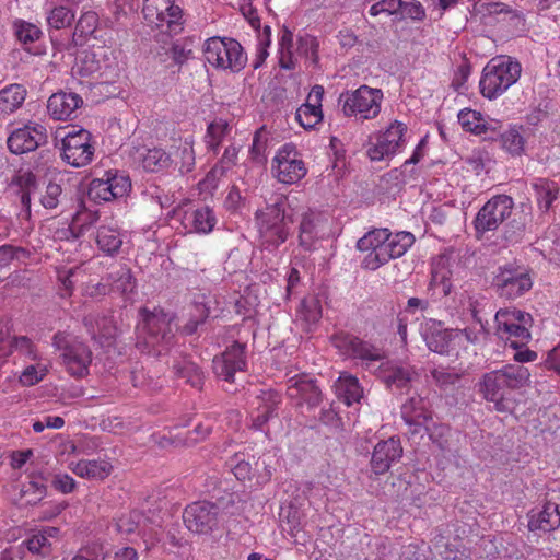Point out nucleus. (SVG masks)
I'll return each instance as SVG.
<instances>
[{"instance_id": "nucleus-1", "label": "nucleus", "mask_w": 560, "mask_h": 560, "mask_svg": "<svg viewBox=\"0 0 560 560\" xmlns=\"http://www.w3.org/2000/svg\"><path fill=\"white\" fill-rule=\"evenodd\" d=\"M529 382L530 373L527 368L520 364H509L502 369L485 373L477 383V388L486 400L494 402L498 411H505L508 409L506 393L525 387L529 385Z\"/></svg>"}, {"instance_id": "nucleus-2", "label": "nucleus", "mask_w": 560, "mask_h": 560, "mask_svg": "<svg viewBox=\"0 0 560 560\" xmlns=\"http://www.w3.org/2000/svg\"><path fill=\"white\" fill-rule=\"evenodd\" d=\"M142 322L138 325L136 347L144 353L161 355L168 350L175 339L173 330L174 315L163 310L141 311Z\"/></svg>"}, {"instance_id": "nucleus-3", "label": "nucleus", "mask_w": 560, "mask_h": 560, "mask_svg": "<svg viewBox=\"0 0 560 560\" xmlns=\"http://www.w3.org/2000/svg\"><path fill=\"white\" fill-rule=\"evenodd\" d=\"M521 72V63L512 57L499 56L491 59L479 82L481 94L489 100L497 98L517 82Z\"/></svg>"}, {"instance_id": "nucleus-4", "label": "nucleus", "mask_w": 560, "mask_h": 560, "mask_svg": "<svg viewBox=\"0 0 560 560\" xmlns=\"http://www.w3.org/2000/svg\"><path fill=\"white\" fill-rule=\"evenodd\" d=\"M206 60L218 69L240 72L247 62L242 45L233 38L211 37L203 49Z\"/></svg>"}, {"instance_id": "nucleus-5", "label": "nucleus", "mask_w": 560, "mask_h": 560, "mask_svg": "<svg viewBox=\"0 0 560 560\" xmlns=\"http://www.w3.org/2000/svg\"><path fill=\"white\" fill-rule=\"evenodd\" d=\"M382 100V90L361 85L354 91L342 93L339 96V104L345 116L368 120L378 116Z\"/></svg>"}, {"instance_id": "nucleus-6", "label": "nucleus", "mask_w": 560, "mask_h": 560, "mask_svg": "<svg viewBox=\"0 0 560 560\" xmlns=\"http://www.w3.org/2000/svg\"><path fill=\"white\" fill-rule=\"evenodd\" d=\"M492 285L499 296L515 300L532 289L533 280L526 268L506 264L499 267Z\"/></svg>"}, {"instance_id": "nucleus-7", "label": "nucleus", "mask_w": 560, "mask_h": 560, "mask_svg": "<svg viewBox=\"0 0 560 560\" xmlns=\"http://www.w3.org/2000/svg\"><path fill=\"white\" fill-rule=\"evenodd\" d=\"M54 346L61 351L62 363L71 376L88 375L92 351L85 343L77 339L68 341L62 334L58 332L54 336Z\"/></svg>"}, {"instance_id": "nucleus-8", "label": "nucleus", "mask_w": 560, "mask_h": 560, "mask_svg": "<svg viewBox=\"0 0 560 560\" xmlns=\"http://www.w3.org/2000/svg\"><path fill=\"white\" fill-rule=\"evenodd\" d=\"M513 206V199L508 195H497L488 200L474 221L477 234L497 230L511 215Z\"/></svg>"}, {"instance_id": "nucleus-9", "label": "nucleus", "mask_w": 560, "mask_h": 560, "mask_svg": "<svg viewBox=\"0 0 560 560\" xmlns=\"http://www.w3.org/2000/svg\"><path fill=\"white\" fill-rule=\"evenodd\" d=\"M142 14L149 24L158 28L166 26L165 32L176 34L180 28L183 11L174 0H144Z\"/></svg>"}, {"instance_id": "nucleus-10", "label": "nucleus", "mask_w": 560, "mask_h": 560, "mask_svg": "<svg viewBox=\"0 0 560 560\" xmlns=\"http://www.w3.org/2000/svg\"><path fill=\"white\" fill-rule=\"evenodd\" d=\"M221 501H198L189 504L183 514L186 527L197 534L212 532L219 524Z\"/></svg>"}, {"instance_id": "nucleus-11", "label": "nucleus", "mask_w": 560, "mask_h": 560, "mask_svg": "<svg viewBox=\"0 0 560 560\" xmlns=\"http://www.w3.org/2000/svg\"><path fill=\"white\" fill-rule=\"evenodd\" d=\"M276 165L272 171L279 182L283 184L298 183L306 175V167L300 159L296 148L293 143L284 144L275 158Z\"/></svg>"}, {"instance_id": "nucleus-12", "label": "nucleus", "mask_w": 560, "mask_h": 560, "mask_svg": "<svg viewBox=\"0 0 560 560\" xmlns=\"http://www.w3.org/2000/svg\"><path fill=\"white\" fill-rule=\"evenodd\" d=\"M63 160L74 166L88 165L94 155V148L91 144V133L85 129L69 132L62 140Z\"/></svg>"}, {"instance_id": "nucleus-13", "label": "nucleus", "mask_w": 560, "mask_h": 560, "mask_svg": "<svg viewBox=\"0 0 560 560\" xmlns=\"http://www.w3.org/2000/svg\"><path fill=\"white\" fill-rule=\"evenodd\" d=\"M407 126L398 120L393 121L388 128L376 136V142L368 149V155L372 161H381L394 155L405 145Z\"/></svg>"}, {"instance_id": "nucleus-14", "label": "nucleus", "mask_w": 560, "mask_h": 560, "mask_svg": "<svg viewBox=\"0 0 560 560\" xmlns=\"http://www.w3.org/2000/svg\"><path fill=\"white\" fill-rule=\"evenodd\" d=\"M212 365L218 377L230 383L234 382V374L245 371L247 365L246 345L234 341L221 355L214 357Z\"/></svg>"}, {"instance_id": "nucleus-15", "label": "nucleus", "mask_w": 560, "mask_h": 560, "mask_svg": "<svg viewBox=\"0 0 560 560\" xmlns=\"http://www.w3.org/2000/svg\"><path fill=\"white\" fill-rule=\"evenodd\" d=\"M47 130L40 124H28L12 131L8 138V148L14 154L35 151L47 143Z\"/></svg>"}, {"instance_id": "nucleus-16", "label": "nucleus", "mask_w": 560, "mask_h": 560, "mask_svg": "<svg viewBox=\"0 0 560 560\" xmlns=\"http://www.w3.org/2000/svg\"><path fill=\"white\" fill-rule=\"evenodd\" d=\"M332 342L343 354L354 359L380 361L384 358V353L378 347L346 332L334 335Z\"/></svg>"}, {"instance_id": "nucleus-17", "label": "nucleus", "mask_w": 560, "mask_h": 560, "mask_svg": "<svg viewBox=\"0 0 560 560\" xmlns=\"http://www.w3.org/2000/svg\"><path fill=\"white\" fill-rule=\"evenodd\" d=\"M402 456V446L399 439L389 438L376 443L373 448L370 468L371 471L378 476L387 472L390 467L400 460Z\"/></svg>"}, {"instance_id": "nucleus-18", "label": "nucleus", "mask_w": 560, "mask_h": 560, "mask_svg": "<svg viewBox=\"0 0 560 560\" xmlns=\"http://www.w3.org/2000/svg\"><path fill=\"white\" fill-rule=\"evenodd\" d=\"M288 397L295 401L296 406L306 405L312 409L322 401V392L314 380L306 374L295 375L288 381Z\"/></svg>"}, {"instance_id": "nucleus-19", "label": "nucleus", "mask_w": 560, "mask_h": 560, "mask_svg": "<svg viewBox=\"0 0 560 560\" xmlns=\"http://www.w3.org/2000/svg\"><path fill=\"white\" fill-rule=\"evenodd\" d=\"M389 231L387 229H375L368 232L357 242V248L361 252H369L362 260V267L368 270H376L382 266V260L376 256L381 248L385 247L388 241Z\"/></svg>"}, {"instance_id": "nucleus-20", "label": "nucleus", "mask_w": 560, "mask_h": 560, "mask_svg": "<svg viewBox=\"0 0 560 560\" xmlns=\"http://www.w3.org/2000/svg\"><path fill=\"white\" fill-rule=\"evenodd\" d=\"M83 325L91 339L100 347H110L117 337V327L112 316L89 314L84 316Z\"/></svg>"}, {"instance_id": "nucleus-21", "label": "nucleus", "mask_w": 560, "mask_h": 560, "mask_svg": "<svg viewBox=\"0 0 560 560\" xmlns=\"http://www.w3.org/2000/svg\"><path fill=\"white\" fill-rule=\"evenodd\" d=\"M82 104L83 100L79 94L60 91L48 98L47 112L55 120L72 119L77 117Z\"/></svg>"}, {"instance_id": "nucleus-22", "label": "nucleus", "mask_w": 560, "mask_h": 560, "mask_svg": "<svg viewBox=\"0 0 560 560\" xmlns=\"http://www.w3.org/2000/svg\"><path fill=\"white\" fill-rule=\"evenodd\" d=\"M324 88L314 85L307 95L306 103L296 110V120L304 129H312L323 120L322 101Z\"/></svg>"}, {"instance_id": "nucleus-23", "label": "nucleus", "mask_w": 560, "mask_h": 560, "mask_svg": "<svg viewBox=\"0 0 560 560\" xmlns=\"http://www.w3.org/2000/svg\"><path fill=\"white\" fill-rule=\"evenodd\" d=\"M527 517L530 532H551L560 526V505L546 502L541 509H532Z\"/></svg>"}, {"instance_id": "nucleus-24", "label": "nucleus", "mask_w": 560, "mask_h": 560, "mask_svg": "<svg viewBox=\"0 0 560 560\" xmlns=\"http://www.w3.org/2000/svg\"><path fill=\"white\" fill-rule=\"evenodd\" d=\"M283 205V202L277 201L273 206L268 208V214L273 217L275 220H279V222L276 221L267 232L268 241L271 242L275 246H278L287 241L290 234L289 224L294 222L295 214L287 213Z\"/></svg>"}, {"instance_id": "nucleus-25", "label": "nucleus", "mask_w": 560, "mask_h": 560, "mask_svg": "<svg viewBox=\"0 0 560 560\" xmlns=\"http://www.w3.org/2000/svg\"><path fill=\"white\" fill-rule=\"evenodd\" d=\"M417 373L408 368L387 362L381 365L380 378L389 389H408Z\"/></svg>"}, {"instance_id": "nucleus-26", "label": "nucleus", "mask_w": 560, "mask_h": 560, "mask_svg": "<svg viewBox=\"0 0 560 560\" xmlns=\"http://www.w3.org/2000/svg\"><path fill=\"white\" fill-rule=\"evenodd\" d=\"M299 241L305 249H311L314 242L319 237L322 228V215L311 209L299 214Z\"/></svg>"}, {"instance_id": "nucleus-27", "label": "nucleus", "mask_w": 560, "mask_h": 560, "mask_svg": "<svg viewBox=\"0 0 560 560\" xmlns=\"http://www.w3.org/2000/svg\"><path fill=\"white\" fill-rule=\"evenodd\" d=\"M415 243V236L410 232H399L392 234L389 232L388 241H386L385 247L382 249L377 257L382 260V266L387 264L390 259L401 257L409 247Z\"/></svg>"}, {"instance_id": "nucleus-28", "label": "nucleus", "mask_w": 560, "mask_h": 560, "mask_svg": "<svg viewBox=\"0 0 560 560\" xmlns=\"http://www.w3.org/2000/svg\"><path fill=\"white\" fill-rule=\"evenodd\" d=\"M401 418L407 424L416 427L424 425L431 420L427 404L419 395L411 396L402 404Z\"/></svg>"}, {"instance_id": "nucleus-29", "label": "nucleus", "mask_w": 560, "mask_h": 560, "mask_svg": "<svg viewBox=\"0 0 560 560\" xmlns=\"http://www.w3.org/2000/svg\"><path fill=\"white\" fill-rule=\"evenodd\" d=\"M217 223L215 215L208 206L195 209L191 212H186L184 217L185 228L190 232L200 234L210 233Z\"/></svg>"}, {"instance_id": "nucleus-30", "label": "nucleus", "mask_w": 560, "mask_h": 560, "mask_svg": "<svg viewBox=\"0 0 560 560\" xmlns=\"http://www.w3.org/2000/svg\"><path fill=\"white\" fill-rule=\"evenodd\" d=\"M26 89L18 83L10 84L0 91V118L18 110L25 101Z\"/></svg>"}, {"instance_id": "nucleus-31", "label": "nucleus", "mask_w": 560, "mask_h": 560, "mask_svg": "<svg viewBox=\"0 0 560 560\" xmlns=\"http://www.w3.org/2000/svg\"><path fill=\"white\" fill-rule=\"evenodd\" d=\"M497 334L501 339L511 342V347L517 349L530 339L529 327L520 323L513 324L509 319L495 320Z\"/></svg>"}, {"instance_id": "nucleus-32", "label": "nucleus", "mask_w": 560, "mask_h": 560, "mask_svg": "<svg viewBox=\"0 0 560 560\" xmlns=\"http://www.w3.org/2000/svg\"><path fill=\"white\" fill-rule=\"evenodd\" d=\"M296 317L301 322L303 329L311 331L322 318L320 301L314 295L304 298L301 301Z\"/></svg>"}, {"instance_id": "nucleus-33", "label": "nucleus", "mask_w": 560, "mask_h": 560, "mask_svg": "<svg viewBox=\"0 0 560 560\" xmlns=\"http://www.w3.org/2000/svg\"><path fill=\"white\" fill-rule=\"evenodd\" d=\"M107 281L112 287L113 292H118L122 295H129L135 292L137 288V280L132 271L127 266H119L116 270L108 273Z\"/></svg>"}, {"instance_id": "nucleus-34", "label": "nucleus", "mask_w": 560, "mask_h": 560, "mask_svg": "<svg viewBox=\"0 0 560 560\" xmlns=\"http://www.w3.org/2000/svg\"><path fill=\"white\" fill-rule=\"evenodd\" d=\"M98 248L106 255L114 256L118 254L122 245V235L116 228L101 225L96 234Z\"/></svg>"}, {"instance_id": "nucleus-35", "label": "nucleus", "mask_w": 560, "mask_h": 560, "mask_svg": "<svg viewBox=\"0 0 560 560\" xmlns=\"http://www.w3.org/2000/svg\"><path fill=\"white\" fill-rule=\"evenodd\" d=\"M336 389L339 397L342 398L348 406H351L353 402H359L363 396V388L358 378L350 374H341L339 376Z\"/></svg>"}, {"instance_id": "nucleus-36", "label": "nucleus", "mask_w": 560, "mask_h": 560, "mask_svg": "<svg viewBox=\"0 0 560 560\" xmlns=\"http://www.w3.org/2000/svg\"><path fill=\"white\" fill-rule=\"evenodd\" d=\"M112 465L106 460H81L73 467V472L83 478L104 479L112 471Z\"/></svg>"}, {"instance_id": "nucleus-37", "label": "nucleus", "mask_w": 560, "mask_h": 560, "mask_svg": "<svg viewBox=\"0 0 560 560\" xmlns=\"http://www.w3.org/2000/svg\"><path fill=\"white\" fill-rule=\"evenodd\" d=\"M533 188L536 192L539 208L548 211L552 202L558 198L559 187L557 183L546 178H537L533 183Z\"/></svg>"}, {"instance_id": "nucleus-38", "label": "nucleus", "mask_w": 560, "mask_h": 560, "mask_svg": "<svg viewBox=\"0 0 560 560\" xmlns=\"http://www.w3.org/2000/svg\"><path fill=\"white\" fill-rule=\"evenodd\" d=\"M142 166L148 172H161L167 168L171 163V156L163 149L153 148L147 150L142 156Z\"/></svg>"}, {"instance_id": "nucleus-39", "label": "nucleus", "mask_w": 560, "mask_h": 560, "mask_svg": "<svg viewBox=\"0 0 560 560\" xmlns=\"http://www.w3.org/2000/svg\"><path fill=\"white\" fill-rule=\"evenodd\" d=\"M451 271L445 267V261L440 258L436 265L431 271L430 287L432 289H439L440 292L446 296L452 291V282L450 280Z\"/></svg>"}, {"instance_id": "nucleus-40", "label": "nucleus", "mask_w": 560, "mask_h": 560, "mask_svg": "<svg viewBox=\"0 0 560 560\" xmlns=\"http://www.w3.org/2000/svg\"><path fill=\"white\" fill-rule=\"evenodd\" d=\"M15 35L25 46V49L32 51L34 55L39 54V51L32 50L30 47V45L34 44L42 36V31L36 25L27 22L15 23Z\"/></svg>"}, {"instance_id": "nucleus-41", "label": "nucleus", "mask_w": 560, "mask_h": 560, "mask_svg": "<svg viewBox=\"0 0 560 560\" xmlns=\"http://www.w3.org/2000/svg\"><path fill=\"white\" fill-rule=\"evenodd\" d=\"M178 377L186 380L192 387L200 389L203 385V374L199 366L192 362H184L174 366Z\"/></svg>"}, {"instance_id": "nucleus-42", "label": "nucleus", "mask_w": 560, "mask_h": 560, "mask_svg": "<svg viewBox=\"0 0 560 560\" xmlns=\"http://www.w3.org/2000/svg\"><path fill=\"white\" fill-rule=\"evenodd\" d=\"M175 163L182 174L192 171L195 166V151L192 142L185 140L176 150Z\"/></svg>"}, {"instance_id": "nucleus-43", "label": "nucleus", "mask_w": 560, "mask_h": 560, "mask_svg": "<svg viewBox=\"0 0 560 560\" xmlns=\"http://www.w3.org/2000/svg\"><path fill=\"white\" fill-rule=\"evenodd\" d=\"M451 340L452 332L448 330H434L425 335L428 348L439 354H446L448 352Z\"/></svg>"}, {"instance_id": "nucleus-44", "label": "nucleus", "mask_w": 560, "mask_h": 560, "mask_svg": "<svg viewBox=\"0 0 560 560\" xmlns=\"http://www.w3.org/2000/svg\"><path fill=\"white\" fill-rule=\"evenodd\" d=\"M481 114L477 110L465 108L458 113V121L466 131L476 135L482 133L485 126L481 124Z\"/></svg>"}, {"instance_id": "nucleus-45", "label": "nucleus", "mask_w": 560, "mask_h": 560, "mask_svg": "<svg viewBox=\"0 0 560 560\" xmlns=\"http://www.w3.org/2000/svg\"><path fill=\"white\" fill-rule=\"evenodd\" d=\"M98 26V15L94 11L84 12L77 25L73 33V39L77 37H86L93 35Z\"/></svg>"}, {"instance_id": "nucleus-46", "label": "nucleus", "mask_w": 560, "mask_h": 560, "mask_svg": "<svg viewBox=\"0 0 560 560\" xmlns=\"http://www.w3.org/2000/svg\"><path fill=\"white\" fill-rule=\"evenodd\" d=\"M258 407L257 411L267 412L273 417H277L278 406L281 404V395L275 389L261 390L257 396Z\"/></svg>"}, {"instance_id": "nucleus-47", "label": "nucleus", "mask_w": 560, "mask_h": 560, "mask_svg": "<svg viewBox=\"0 0 560 560\" xmlns=\"http://www.w3.org/2000/svg\"><path fill=\"white\" fill-rule=\"evenodd\" d=\"M73 20L74 13L72 10L63 5L54 8L47 16L49 26L55 30H61L70 26Z\"/></svg>"}, {"instance_id": "nucleus-48", "label": "nucleus", "mask_w": 560, "mask_h": 560, "mask_svg": "<svg viewBox=\"0 0 560 560\" xmlns=\"http://www.w3.org/2000/svg\"><path fill=\"white\" fill-rule=\"evenodd\" d=\"M89 199L101 202L116 199L106 179H93L88 190Z\"/></svg>"}, {"instance_id": "nucleus-49", "label": "nucleus", "mask_w": 560, "mask_h": 560, "mask_svg": "<svg viewBox=\"0 0 560 560\" xmlns=\"http://www.w3.org/2000/svg\"><path fill=\"white\" fill-rule=\"evenodd\" d=\"M318 42L314 36H301L298 40V52L304 56L312 65L317 66L318 57Z\"/></svg>"}, {"instance_id": "nucleus-50", "label": "nucleus", "mask_w": 560, "mask_h": 560, "mask_svg": "<svg viewBox=\"0 0 560 560\" xmlns=\"http://www.w3.org/2000/svg\"><path fill=\"white\" fill-rule=\"evenodd\" d=\"M502 147L513 155H520L524 151V138L515 128H511L501 135Z\"/></svg>"}, {"instance_id": "nucleus-51", "label": "nucleus", "mask_w": 560, "mask_h": 560, "mask_svg": "<svg viewBox=\"0 0 560 560\" xmlns=\"http://www.w3.org/2000/svg\"><path fill=\"white\" fill-rule=\"evenodd\" d=\"M229 125L226 121L220 119L211 122L208 126L206 142L211 150H217L222 139L228 133Z\"/></svg>"}, {"instance_id": "nucleus-52", "label": "nucleus", "mask_w": 560, "mask_h": 560, "mask_svg": "<svg viewBox=\"0 0 560 560\" xmlns=\"http://www.w3.org/2000/svg\"><path fill=\"white\" fill-rule=\"evenodd\" d=\"M143 520L140 511H131L116 521V529L120 534L130 535L136 533Z\"/></svg>"}, {"instance_id": "nucleus-53", "label": "nucleus", "mask_w": 560, "mask_h": 560, "mask_svg": "<svg viewBox=\"0 0 560 560\" xmlns=\"http://www.w3.org/2000/svg\"><path fill=\"white\" fill-rule=\"evenodd\" d=\"M267 148V131L265 127L259 128L253 138V143L249 150L250 158L254 162L262 164L266 162L265 151Z\"/></svg>"}, {"instance_id": "nucleus-54", "label": "nucleus", "mask_w": 560, "mask_h": 560, "mask_svg": "<svg viewBox=\"0 0 560 560\" xmlns=\"http://www.w3.org/2000/svg\"><path fill=\"white\" fill-rule=\"evenodd\" d=\"M97 211H79L73 218L72 228L70 232L74 237H78L80 234L84 232V230L89 229L91 225L97 222L98 220Z\"/></svg>"}, {"instance_id": "nucleus-55", "label": "nucleus", "mask_w": 560, "mask_h": 560, "mask_svg": "<svg viewBox=\"0 0 560 560\" xmlns=\"http://www.w3.org/2000/svg\"><path fill=\"white\" fill-rule=\"evenodd\" d=\"M151 440L161 448L186 446L183 432L170 430L167 434H152Z\"/></svg>"}, {"instance_id": "nucleus-56", "label": "nucleus", "mask_w": 560, "mask_h": 560, "mask_svg": "<svg viewBox=\"0 0 560 560\" xmlns=\"http://www.w3.org/2000/svg\"><path fill=\"white\" fill-rule=\"evenodd\" d=\"M504 319H506V320L509 319V322H511L513 324L520 323V324L526 325L528 327H530L532 323H533V318H532L530 314L520 311V310H515V308L514 310H509V308L499 310L495 314V320L503 322Z\"/></svg>"}, {"instance_id": "nucleus-57", "label": "nucleus", "mask_w": 560, "mask_h": 560, "mask_svg": "<svg viewBox=\"0 0 560 560\" xmlns=\"http://www.w3.org/2000/svg\"><path fill=\"white\" fill-rule=\"evenodd\" d=\"M212 431V427L209 423H199L192 431L183 433L186 446L195 445L206 440Z\"/></svg>"}, {"instance_id": "nucleus-58", "label": "nucleus", "mask_w": 560, "mask_h": 560, "mask_svg": "<svg viewBox=\"0 0 560 560\" xmlns=\"http://www.w3.org/2000/svg\"><path fill=\"white\" fill-rule=\"evenodd\" d=\"M106 180L110 185L115 198L124 197L131 188V182L127 175H108Z\"/></svg>"}, {"instance_id": "nucleus-59", "label": "nucleus", "mask_w": 560, "mask_h": 560, "mask_svg": "<svg viewBox=\"0 0 560 560\" xmlns=\"http://www.w3.org/2000/svg\"><path fill=\"white\" fill-rule=\"evenodd\" d=\"M526 228V222L523 218H514L506 225L504 230V238L510 243L520 241Z\"/></svg>"}, {"instance_id": "nucleus-60", "label": "nucleus", "mask_w": 560, "mask_h": 560, "mask_svg": "<svg viewBox=\"0 0 560 560\" xmlns=\"http://www.w3.org/2000/svg\"><path fill=\"white\" fill-rule=\"evenodd\" d=\"M425 425V430L429 433L430 440L436 444L441 450H445L447 447V439L446 435L450 432V429L443 424L432 423V427Z\"/></svg>"}, {"instance_id": "nucleus-61", "label": "nucleus", "mask_w": 560, "mask_h": 560, "mask_svg": "<svg viewBox=\"0 0 560 560\" xmlns=\"http://www.w3.org/2000/svg\"><path fill=\"white\" fill-rule=\"evenodd\" d=\"M24 545L32 553H40L43 556L49 552L51 546L49 540L45 538V535H40L39 533L34 534L31 538L25 540Z\"/></svg>"}, {"instance_id": "nucleus-62", "label": "nucleus", "mask_w": 560, "mask_h": 560, "mask_svg": "<svg viewBox=\"0 0 560 560\" xmlns=\"http://www.w3.org/2000/svg\"><path fill=\"white\" fill-rule=\"evenodd\" d=\"M62 188L59 184L49 183L46 187L45 195L40 198V203L46 209H55L59 203Z\"/></svg>"}, {"instance_id": "nucleus-63", "label": "nucleus", "mask_w": 560, "mask_h": 560, "mask_svg": "<svg viewBox=\"0 0 560 560\" xmlns=\"http://www.w3.org/2000/svg\"><path fill=\"white\" fill-rule=\"evenodd\" d=\"M198 316L190 318L180 329L182 334L190 336L195 334L199 325L203 324L209 316V308L205 305L197 306Z\"/></svg>"}, {"instance_id": "nucleus-64", "label": "nucleus", "mask_w": 560, "mask_h": 560, "mask_svg": "<svg viewBox=\"0 0 560 560\" xmlns=\"http://www.w3.org/2000/svg\"><path fill=\"white\" fill-rule=\"evenodd\" d=\"M46 368L38 369L36 365H30L22 372L20 382L24 386L35 385L43 380V377L46 375Z\"/></svg>"}]
</instances>
